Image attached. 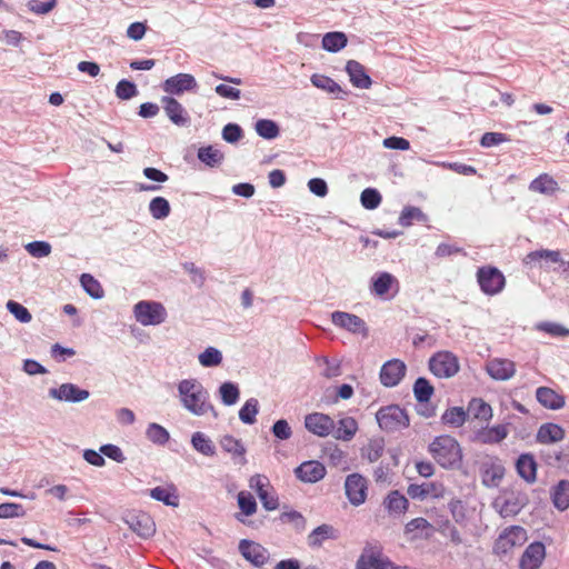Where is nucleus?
I'll return each instance as SVG.
<instances>
[{"label":"nucleus","mask_w":569,"mask_h":569,"mask_svg":"<svg viewBox=\"0 0 569 569\" xmlns=\"http://www.w3.org/2000/svg\"><path fill=\"white\" fill-rule=\"evenodd\" d=\"M177 392L180 405L193 416L201 417L208 413L213 418L218 412L210 402L209 391L196 378L182 379L177 385Z\"/></svg>","instance_id":"nucleus-1"},{"label":"nucleus","mask_w":569,"mask_h":569,"mask_svg":"<svg viewBox=\"0 0 569 569\" xmlns=\"http://www.w3.org/2000/svg\"><path fill=\"white\" fill-rule=\"evenodd\" d=\"M429 451L433 459L446 469L458 467L462 459L460 445L450 436L437 437L430 443Z\"/></svg>","instance_id":"nucleus-2"},{"label":"nucleus","mask_w":569,"mask_h":569,"mask_svg":"<svg viewBox=\"0 0 569 569\" xmlns=\"http://www.w3.org/2000/svg\"><path fill=\"white\" fill-rule=\"evenodd\" d=\"M136 320L142 326H159L167 319V311L162 303L157 301H139L134 305Z\"/></svg>","instance_id":"nucleus-3"},{"label":"nucleus","mask_w":569,"mask_h":569,"mask_svg":"<svg viewBox=\"0 0 569 569\" xmlns=\"http://www.w3.org/2000/svg\"><path fill=\"white\" fill-rule=\"evenodd\" d=\"M376 419L379 427L388 432L401 430L409 425V418L406 411L399 406L392 405L381 408Z\"/></svg>","instance_id":"nucleus-4"},{"label":"nucleus","mask_w":569,"mask_h":569,"mask_svg":"<svg viewBox=\"0 0 569 569\" xmlns=\"http://www.w3.org/2000/svg\"><path fill=\"white\" fill-rule=\"evenodd\" d=\"M528 501L527 496L520 491H503L492 502L493 509L501 517H512L520 512Z\"/></svg>","instance_id":"nucleus-5"},{"label":"nucleus","mask_w":569,"mask_h":569,"mask_svg":"<svg viewBox=\"0 0 569 569\" xmlns=\"http://www.w3.org/2000/svg\"><path fill=\"white\" fill-rule=\"evenodd\" d=\"M429 369L438 378H451L460 369L458 358L450 351H439L429 359Z\"/></svg>","instance_id":"nucleus-6"},{"label":"nucleus","mask_w":569,"mask_h":569,"mask_svg":"<svg viewBox=\"0 0 569 569\" xmlns=\"http://www.w3.org/2000/svg\"><path fill=\"white\" fill-rule=\"evenodd\" d=\"M249 487L258 495L263 508L273 511L279 507L278 496L270 486L269 479L263 475H253L249 479Z\"/></svg>","instance_id":"nucleus-7"},{"label":"nucleus","mask_w":569,"mask_h":569,"mask_svg":"<svg viewBox=\"0 0 569 569\" xmlns=\"http://www.w3.org/2000/svg\"><path fill=\"white\" fill-rule=\"evenodd\" d=\"M331 321L336 327L353 335H361L363 338H367L369 335L367 323L357 315L345 311H333L331 313Z\"/></svg>","instance_id":"nucleus-8"},{"label":"nucleus","mask_w":569,"mask_h":569,"mask_svg":"<svg viewBox=\"0 0 569 569\" xmlns=\"http://www.w3.org/2000/svg\"><path fill=\"white\" fill-rule=\"evenodd\" d=\"M370 290L381 299H391L399 290V281L389 272H379L372 277Z\"/></svg>","instance_id":"nucleus-9"},{"label":"nucleus","mask_w":569,"mask_h":569,"mask_svg":"<svg viewBox=\"0 0 569 569\" xmlns=\"http://www.w3.org/2000/svg\"><path fill=\"white\" fill-rule=\"evenodd\" d=\"M477 278L481 290L490 296L499 293L505 287V277L497 268H480Z\"/></svg>","instance_id":"nucleus-10"},{"label":"nucleus","mask_w":569,"mask_h":569,"mask_svg":"<svg viewBox=\"0 0 569 569\" xmlns=\"http://www.w3.org/2000/svg\"><path fill=\"white\" fill-rule=\"evenodd\" d=\"M239 552L247 561L257 568L263 567L270 559V553L267 548L247 539L240 540Z\"/></svg>","instance_id":"nucleus-11"},{"label":"nucleus","mask_w":569,"mask_h":569,"mask_svg":"<svg viewBox=\"0 0 569 569\" xmlns=\"http://www.w3.org/2000/svg\"><path fill=\"white\" fill-rule=\"evenodd\" d=\"M305 428L312 435L326 438L335 430V420L322 412H312L305 417Z\"/></svg>","instance_id":"nucleus-12"},{"label":"nucleus","mask_w":569,"mask_h":569,"mask_svg":"<svg viewBox=\"0 0 569 569\" xmlns=\"http://www.w3.org/2000/svg\"><path fill=\"white\" fill-rule=\"evenodd\" d=\"M367 480L359 473H351L346 478V496L351 505L358 507L367 499Z\"/></svg>","instance_id":"nucleus-13"},{"label":"nucleus","mask_w":569,"mask_h":569,"mask_svg":"<svg viewBox=\"0 0 569 569\" xmlns=\"http://www.w3.org/2000/svg\"><path fill=\"white\" fill-rule=\"evenodd\" d=\"M49 396L59 401L77 403L87 400L90 393L88 390L81 389L74 383L67 382L60 385L58 388H51Z\"/></svg>","instance_id":"nucleus-14"},{"label":"nucleus","mask_w":569,"mask_h":569,"mask_svg":"<svg viewBox=\"0 0 569 569\" xmlns=\"http://www.w3.org/2000/svg\"><path fill=\"white\" fill-rule=\"evenodd\" d=\"M407 367L403 361L392 359L387 361L380 370V381L387 388L396 387L406 375Z\"/></svg>","instance_id":"nucleus-15"},{"label":"nucleus","mask_w":569,"mask_h":569,"mask_svg":"<svg viewBox=\"0 0 569 569\" xmlns=\"http://www.w3.org/2000/svg\"><path fill=\"white\" fill-rule=\"evenodd\" d=\"M546 558V547L542 542L530 543L520 559V569H539Z\"/></svg>","instance_id":"nucleus-16"},{"label":"nucleus","mask_w":569,"mask_h":569,"mask_svg":"<svg viewBox=\"0 0 569 569\" xmlns=\"http://www.w3.org/2000/svg\"><path fill=\"white\" fill-rule=\"evenodd\" d=\"M326 472V467L316 460L305 461L295 469L296 477L307 483L320 481Z\"/></svg>","instance_id":"nucleus-17"},{"label":"nucleus","mask_w":569,"mask_h":569,"mask_svg":"<svg viewBox=\"0 0 569 569\" xmlns=\"http://www.w3.org/2000/svg\"><path fill=\"white\" fill-rule=\"evenodd\" d=\"M219 445L221 449L230 456L236 465L243 466L247 463V449L241 440L230 435L220 438Z\"/></svg>","instance_id":"nucleus-18"},{"label":"nucleus","mask_w":569,"mask_h":569,"mask_svg":"<svg viewBox=\"0 0 569 569\" xmlns=\"http://www.w3.org/2000/svg\"><path fill=\"white\" fill-rule=\"evenodd\" d=\"M445 487L441 482H423L421 485H410L407 489V493L412 499L425 500L427 498H442L445 496Z\"/></svg>","instance_id":"nucleus-19"},{"label":"nucleus","mask_w":569,"mask_h":569,"mask_svg":"<svg viewBox=\"0 0 569 569\" xmlns=\"http://www.w3.org/2000/svg\"><path fill=\"white\" fill-rule=\"evenodd\" d=\"M526 539V530L519 526H512L502 531L496 542V549L501 552L509 551L512 547L521 545Z\"/></svg>","instance_id":"nucleus-20"},{"label":"nucleus","mask_w":569,"mask_h":569,"mask_svg":"<svg viewBox=\"0 0 569 569\" xmlns=\"http://www.w3.org/2000/svg\"><path fill=\"white\" fill-rule=\"evenodd\" d=\"M129 528L141 538H150L156 532V525L147 513L131 515L126 519Z\"/></svg>","instance_id":"nucleus-21"},{"label":"nucleus","mask_w":569,"mask_h":569,"mask_svg":"<svg viewBox=\"0 0 569 569\" xmlns=\"http://www.w3.org/2000/svg\"><path fill=\"white\" fill-rule=\"evenodd\" d=\"M197 81L192 74L178 73L168 78L163 83V90L170 94H180L184 91L193 90Z\"/></svg>","instance_id":"nucleus-22"},{"label":"nucleus","mask_w":569,"mask_h":569,"mask_svg":"<svg viewBox=\"0 0 569 569\" xmlns=\"http://www.w3.org/2000/svg\"><path fill=\"white\" fill-rule=\"evenodd\" d=\"M487 372L495 380H508L516 373V366L509 359L495 358L487 363Z\"/></svg>","instance_id":"nucleus-23"},{"label":"nucleus","mask_w":569,"mask_h":569,"mask_svg":"<svg viewBox=\"0 0 569 569\" xmlns=\"http://www.w3.org/2000/svg\"><path fill=\"white\" fill-rule=\"evenodd\" d=\"M162 103L166 114L174 124L179 127H186L189 124L190 119L186 109L179 101L171 97H163Z\"/></svg>","instance_id":"nucleus-24"},{"label":"nucleus","mask_w":569,"mask_h":569,"mask_svg":"<svg viewBox=\"0 0 569 569\" xmlns=\"http://www.w3.org/2000/svg\"><path fill=\"white\" fill-rule=\"evenodd\" d=\"M565 430L557 423L547 422L542 423L536 435L537 442L541 445H551L563 440Z\"/></svg>","instance_id":"nucleus-25"},{"label":"nucleus","mask_w":569,"mask_h":569,"mask_svg":"<svg viewBox=\"0 0 569 569\" xmlns=\"http://www.w3.org/2000/svg\"><path fill=\"white\" fill-rule=\"evenodd\" d=\"M538 402L550 410H558L565 407V397L548 387H539L536 391Z\"/></svg>","instance_id":"nucleus-26"},{"label":"nucleus","mask_w":569,"mask_h":569,"mask_svg":"<svg viewBox=\"0 0 569 569\" xmlns=\"http://www.w3.org/2000/svg\"><path fill=\"white\" fill-rule=\"evenodd\" d=\"M346 71L352 86L361 89L370 88L372 81L366 73L365 67L360 62L356 60H349L346 66Z\"/></svg>","instance_id":"nucleus-27"},{"label":"nucleus","mask_w":569,"mask_h":569,"mask_svg":"<svg viewBox=\"0 0 569 569\" xmlns=\"http://www.w3.org/2000/svg\"><path fill=\"white\" fill-rule=\"evenodd\" d=\"M505 476V467L498 460L483 463L482 483L486 487H497Z\"/></svg>","instance_id":"nucleus-28"},{"label":"nucleus","mask_w":569,"mask_h":569,"mask_svg":"<svg viewBox=\"0 0 569 569\" xmlns=\"http://www.w3.org/2000/svg\"><path fill=\"white\" fill-rule=\"evenodd\" d=\"M358 431V422L352 417H343L337 423L331 432L337 440L350 441Z\"/></svg>","instance_id":"nucleus-29"},{"label":"nucleus","mask_w":569,"mask_h":569,"mask_svg":"<svg viewBox=\"0 0 569 569\" xmlns=\"http://www.w3.org/2000/svg\"><path fill=\"white\" fill-rule=\"evenodd\" d=\"M238 507L240 512L234 515V518L241 522H246V517H250L257 512V501L254 497L248 491H240L237 496Z\"/></svg>","instance_id":"nucleus-30"},{"label":"nucleus","mask_w":569,"mask_h":569,"mask_svg":"<svg viewBox=\"0 0 569 569\" xmlns=\"http://www.w3.org/2000/svg\"><path fill=\"white\" fill-rule=\"evenodd\" d=\"M518 475L528 483H532L537 478V463L533 456L529 453L521 455L516 463Z\"/></svg>","instance_id":"nucleus-31"},{"label":"nucleus","mask_w":569,"mask_h":569,"mask_svg":"<svg viewBox=\"0 0 569 569\" xmlns=\"http://www.w3.org/2000/svg\"><path fill=\"white\" fill-rule=\"evenodd\" d=\"M529 190L545 196H552L559 190V184L550 174L541 173L530 182Z\"/></svg>","instance_id":"nucleus-32"},{"label":"nucleus","mask_w":569,"mask_h":569,"mask_svg":"<svg viewBox=\"0 0 569 569\" xmlns=\"http://www.w3.org/2000/svg\"><path fill=\"white\" fill-rule=\"evenodd\" d=\"M551 500H552L553 506L560 511H565L569 508V481L568 480H560L551 489Z\"/></svg>","instance_id":"nucleus-33"},{"label":"nucleus","mask_w":569,"mask_h":569,"mask_svg":"<svg viewBox=\"0 0 569 569\" xmlns=\"http://www.w3.org/2000/svg\"><path fill=\"white\" fill-rule=\"evenodd\" d=\"M509 433L507 425H497L478 432L477 438L482 443H499L507 438Z\"/></svg>","instance_id":"nucleus-34"},{"label":"nucleus","mask_w":569,"mask_h":569,"mask_svg":"<svg viewBox=\"0 0 569 569\" xmlns=\"http://www.w3.org/2000/svg\"><path fill=\"white\" fill-rule=\"evenodd\" d=\"M542 261L557 263L560 261V252L556 250L541 249L529 252L523 259L525 264L539 263L540 268L542 267Z\"/></svg>","instance_id":"nucleus-35"},{"label":"nucleus","mask_w":569,"mask_h":569,"mask_svg":"<svg viewBox=\"0 0 569 569\" xmlns=\"http://www.w3.org/2000/svg\"><path fill=\"white\" fill-rule=\"evenodd\" d=\"M468 413L475 419L488 422L492 418V408L480 398H473L468 405Z\"/></svg>","instance_id":"nucleus-36"},{"label":"nucleus","mask_w":569,"mask_h":569,"mask_svg":"<svg viewBox=\"0 0 569 569\" xmlns=\"http://www.w3.org/2000/svg\"><path fill=\"white\" fill-rule=\"evenodd\" d=\"M192 448L206 457L216 455V446L212 440L203 432L197 431L191 437Z\"/></svg>","instance_id":"nucleus-37"},{"label":"nucleus","mask_w":569,"mask_h":569,"mask_svg":"<svg viewBox=\"0 0 569 569\" xmlns=\"http://www.w3.org/2000/svg\"><path fill=\"white\" fill-rule=\"evenodd\" d=\"M150 497L166 506L177 507L179 498L173 487H156L150 490Z\"/></svg>","instance_id":"nucleus-38"},{"label":"nucleus","mask_w":569,"mask_h":569,"mask_svg":"<svg viewBox=\"0 0 569 569\" xmlns=\"http://www.w3.org/2000/svg\"><path fill=\"white\" fill-rule=\"evenodd\" d=\"M311 83L326 92L335 94L336 98H341V87L331 78L315 73L310 78Z\"/></svg>","instance_id":"nucleus-39"},{"label":"nucleus","mask_w":569,"mask_h":569,"mask_svg":"<svg viewBox=\"0 0 569 569\" xmlns=\"http://www.w3.org/2000/svg\"><path fill=\"white\" fill-rule=\"evenodd\" d=\"M348 39L343 32H328L322 37V48L329 52H337L347 46Z\"/></svg>","instance_id":"nucleus-40"},{"label":"nucleus","mask_w":569,"mask_h":569,"mask_svg":"<svg viewBox=\"0 0 569 569\" xmlns=\"http://www.w3.org/2000/svg\"><path fill=\"white\" fill-rule=\"evenodd\" d=\"M383 505L391 513L400 515L408 508L407 498L398 490L391 491L385 499Z\"/></svg>","instance_id":"nucleus-41"},{"label":"nucleus","mask_w":569,"mask_h":569,"mask_svg":"<svg viewBox=\"0 0 569 569\" xmlns=\"http://www.w3.org/2000/svg\"><path fill=\"white\" fill-rule=\"evenodd\" d=\"M413 221L427 222L428 217L418 207H412V206L405 207L402 209L399 220H398L399 224L402 227H409L413 223Z\"/></svg>","instance_id":"nucleus-42"},{"label":"nucleus","mask_w":569,"mask_h":569,"mask_svg":"<svg viewBox=\"0 0 569 569\" xmlns=\"http://www.w3.org/2000/svg\"><path fill=\"white\" fill-rule=\"evenodd\" d=\"M222 352L216 347H208L198 355V361L203 368H213L222 363Z\"/></svg>","instance_id":"nucleus-43"},{"label":"nucleus","mask_w":569,"mask_h":569,"mask_svg":"<svg viewBox=\"0 0 569 569\" xmlns=\"http://www.w3.org/2000/svg\"><path fill=\"white\" fill-rule=\"evenodd\" d=\"M149 212L152 218L163 220L169 217L171 207L169 201L163 197H154L149 202Z\"/></svg>","instance_id":"nucleus-44"},{"label":"nucleus","mask_w":569,"mask_h":569,"mask_svg":"<svg viewBox=\"0 0 569 569\" xmlns=\"http://www.w3.org/2000/svg\"><path fill=\"white\" fill-rule=\"evenodd\" d=\"M198 159L204 164L213 168L218 167L223 160V153L212 146L202 147L198 150Z\"/></svg>","instance_id":"nucleus-45"},{"label":"nucleus","mask_w":569,"mask_h":569,"mask_svg":"<svg viewBox=\"0 0 569 569\" xmlns=\"http://www.w3.org/2000/svg\"><path fill=\"white\" fill-rule=\"evenodd\" d=\"M467 418V412L461 407H452L447 409L441 420L445 425L452 427V428H459L461 427Z\"/></svg>","instance_id":"nucleus-46"},{"label":"nucleus","mask_w":569,"mask_h":569,"mask_svg":"<svg viewBox=\"0 0 569 569\" xmlns=\"http://www.w3.org/2000/svg\"><path fill=\"white\" fill-rule=\"evenodd\" d=\"M335 538V529L329 525H321L308 536L310 547H320L327 539Z\"/></svg>","instance_id":"nucleus-47"},{"label":"nucleus","mask_w":569,"mask_h":569,"mask_svg":"<svg viewBox=\"0 0 569 569\" xmlns=\"http://www.w3.org/2000/svg\"><path fill=\"white\" fill-rule=\"evenodd\" d=\"M146 437L151 442L163 446L169 441L170 435L168 430L161 425L151 422L147 427Z\"/></svg>","instance_id":"nucleus-48"},{"label":"nucleus","mask_w":569,"mask_h":569,"mask_svg":"<svg viewBox=\"0 0 569 569\" xmlns=\"http://www.w3.org/2000/svg\"><path fill=\"white\" fill-rule=\"evenodd\" d=\"M256 132L263 139H276L279 136L278 124L269 119H260L254 126Z\"/></svg>","instance_id":"nucleus-49"},{"label":"nucleus","mask_w":569,"mask_h":569,"mask_svg":"<svg viewBox=\"0 0 569 569\" xmlns=\"http://www.w3.org/2000/svg\"><path fill=\"white\" fill-rule=\"evenodd\" d=\"M219 395L224 406H233L239 400L240 391L236 383L223 382L219 387Z\"/></svg>","instance_id":"nucleus-50"},{"label":"nucleus","mask_w":569,"mask_h":569,"mask_svg":"<svg viewBox=\"0 0 569 569\" xmlns=\"http://www.w3.org/2000/svg\"><path fill=\"white\" fill-rule=\"evenodd\" d=\"M80 283L83 290L92 298L100 299L103 297V289L100 282L89 273H83L80 277Z\"/></svg>","instance_id":"nucleus-51"},{"label":"nucleus","mask_w":569,"mask_h":569,"mask_svg":"<svg viewBox=\"0 0 569 569\" xmlns=\"http://www.w3.org/2000/svg\"><path fill=\"white\" fill-rule=\"evenodd\" d=\"M259 411V402L254 398L248 399L239 410V419L247 425L256 422V416Z\"/></svg>","instance_id":"nucleus-52"},{"label":"nucleus","mask_w":569,"mask_h":569,"mask_svg":"<svg viewBox=\"0 0 569 569\" xmlns=\"http://www.w3.org/2000/svg\"><path fill=\"white\" fill-rule=\"evenodd\" d=\"M413 393L419 402H427L433 395V387L426 378H418L413 385Z\"/></svg>","instance_id":"nucleus-53"},{"label":"nucleus","mask_w":569,"mask_h":569,"mask_svg":"<svg viewBox=\"0 0 569 569\" xmlns=\"http://www.w3.org/2000/svg\"><path fill=\"white\" fill-rule=\"evenodd\" d=\"M360 201L362 207L373 210L379 207L381 202V194L376 189L367 188L361 192Z\"/></svg>","instance_id":"nucleus-54"},{"label":"nucleus","mask_w":569,"mask_h":569,"mask_svg":"<svg viewBox=\"0 0 569 569\" xmlns=\"http://www.w3.org/2000/svg\"><path fill=\"white\" fill-rule=\"evenodd\" d=\"M6 307L9 310V312L12 313L18 321H20L22 323H28L31 321V319H32L31 313L29 312V310L26 307H23L19 302L9 300L7 302Z\"/></svg>","instance_id":"nucleus-55"},{"label":"nucleus","mask_w":569,"mask_h":569,"mask_svg":"<svg viewBox=\"0 0 569 569\" xmlns=\"http://www.w3.org/2000/svg\"><path fill=\"white\" fill-rule=\"evenodd\" d=\"M26 515L23 507L14 502H4L0 505V519L20 518Z\"/></svg>","instance_id":"nucleus-56"},{"label":"nucleus","mask_w":569,"mask_h":569,"mask_svg":"<svg viewBox=\"0 0 569 569\" xmlns=\"http://www.w3.org/2000/svg\"><path fill=\"white\" fill-rule=\"evenodd\" d=\"M383 452V441L381 439L370 440L367 447L363 449V457L370 462L377 461Z\"/></svg>","instance_id":"nucleus-57"},{"label":"nucleus","mask_w":569,"mask_h":569,"mask_svg":"<svg viewBox=\"0 0 569 569\" xmlns=\"http://www.w3.org/2000/svg\"><path fill=\"white\" fill-rule=\"evenodd\" d=\"M138 94L136 84L128 80H121L116 87V96L122 100H129Z\"/></svg>","instance_id":"nucleus-58"},{"label":"nucleus","mask_w":569,"mask_h":569,"mask_svg":"<svg viewBox=\"0 0 569 569\" xmlns=\"http://www.w3.org/2000/svg\"><path fill=\"white\" fill-rule=\"evenodd\" d=\"M26 250L36 258H43L51 253V246L46 241H33L26 246Z\"/></svg>","instance_id":"nucleus-59"},{"label":"nucleus","mask_w":569,"mask_h":569,"mask_svg":"<svg viewBox=\"0 0 569 569\" xmlns=\"http://www.w3.org/2000/svg\"><path fill=\"white\" fill-rule=\"evenodd\" d=\"M271 431L279 440H288L292 436V429L286 419L277 420L273 423Z\"/></svg>","instance_id":"nucleus-60"},{"label":"nucleus","mask_w":569,"mask_h":569,"mask_svg":"<svg viewBox=\"0 0 569 569\" xmlns=\"http://www.w3.org/2000/svg\"><path fill=\"white\" fill-rule=\"evenodd\" d=\"M537 329L545 331L555 337H567L569 336V329L555 322H540L537 325Z\"/></svg>","instance_id":"nucleus-61"},{"label":"nucleus","mask_w":569,"mask_h":569,"mask_svg":"<svg viewBox=\"0 0 569 569\" xmlns=\"http://www.w3.org/2000/svg\"><path fill=\"white\" fill-rule=\"evenodd\" d=\"M100 452L102 456H107L109 459L119 463H122L126 460L121 448L112 443L102 445L100 447Z\"/></svg>","instance_id":"nucleus-62"},{"label":"nucleus","mask_w":569,"mask_h":569,"mask_svg":"<svg viewBox=\"0 0 569 569\" xmlns=\"http://www.w3.org/2000/svg\"><path fill=\"white\" fill-rule=\"evenodd\" d=\"M242 137V129L236 123H228L222 129V138L229 143L238 142Z\"/></svg>","instance_id":"nucleus-63"},{"label":"nucleus","mask_w":569,"mask_h":569,"mask_svg":"<svg viewBox=\"0 0 569 569\" xmlns=\"http://www.w3.org/2000/svg\"><path fill=\"white\" fill-rule=\"evenodd\" d=\"M367 563L373 569H395V565L388 558H385L379 553H371L368 556Z\"/></svg>","instance_id":"nucleus-64"}]
</instances>
